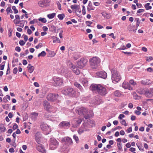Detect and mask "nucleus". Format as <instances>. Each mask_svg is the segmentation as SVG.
Returning a JSON list of instances; mask_svg holds the SVG:
<instances>
[{
  "instance_id": "26",
  "label": "nucleus",
  "mask_w": 153,
  "mask_h": 153,
  "mask_svg": "<svg viewBox=\"0 0 153 153\" xmlns=\"http://www.w3.org/2000/svg\"><path fill=\"white\" fill-rule=\"evenodd\" d=\"M39 5L41 7H45V2L44 1H40L38 3Z\"/></svg>"
},
{
  "instance_id": "44",
  "label": "nucleus",
  "mask_w": 153,
  "mask_h": 153,
  "mask_svg": "<svg viewBox=\"0 0 153 153\" xmlns=\"http://www.w3.org/2000/svg\"><path fill=\"white\" fill-rule=\"evenodd\" d=\"M25 43V42L23 40H20L19 41V44L21 46H23Z\"/></svg>"
},
{
  "instance_id": "64",
  "label": "nucleus",
  "mask_w": 153,
  "mask_h": 153,
  "mask_svg": "<svg viewBox=\"0 0 153 153\" xmlns=\"http://www.w3.org/2000/svg\"><path fill=\"white\" fill-rule=\"evenodd\" d=\"M133 104L131 103H130L128 105V107L130 108H132L133 107Z\"/></svg>"
},
{
  "instance_id": "21",
  "label": "nucleus",
  "mask_w": 153,
  "mask_h": 153,
  "mask_svg": "<svg viewBox=\"0 0 153 153\" xmlns=\"http://www.w3.org/2000/svg\"><path fill=\"white\" fill-rule=\"evenodd\" d=\"M128 30L130 31L133 32H136L137 30V28L135 27V26L134 25H129L128 27Z\"/></svg>"
},
{
  "instance_id": "1",
  "label": "nucleus",
  "mask_w": 153,
  "mask_h": 153,
  "mask_svg": "<svg viewBox=\"0 0 153 153\" xmlns=\"http://www.w3.org/2000/svg\"><path fill=\"white\" fill-rule=\"evenodd\" d=\"M91 89L102 96H105L107 93L106 88L100 84H92L90 86Z\"/></svg>"
},
{
  "instance_id": "53",
  "label": "nucleus",
  "mask_w": 153,
  "mask_h": 153,
  "mask_svg": "<svg viewBox=\"0 0 153 153\" xmlns=\"http://www.w3.org/2000/svg\"><path fill=\"white\" fill-rule=\"evenodd\" d=\"M121 124L123 125H124L125 126H127V125L126 124V121L124 120H123L121 122Z\"/></svg>"
},
{
  "instance_id": "16",
  "label": "nucleus",
  "mask_w": 153,
  "mask_h": 153,
  "mask_svg": "<svg viewBox=\"0 0 153 153\" xmlns=\"http://www.w3.org/2000/svg\"><path fill=\"white\" fill-rule=\"evenodd\" d=\"M35 139L36 141L38 143L41 142L42 139V136L40 132H37L35 135Z\"/></svg>"
},
{
  "instance_id": "37",
  "label": "nucleus",
  "mask_w": 153,
  "mask_h": 153,
  "mask_svg": "<svg viewBox=\"0 0 153 153\" xmlns=\"http://www.w3.org/2000/svg\"><path fill=\"white\" fill-rule=\"evenodd\" d=\"M75 121L76 123L77 124V125H79L81 123L82 121V120L81 119H79L77 120H75Z\"/></svg>"
},
{
  "instance_id": "52",
  "label": "nucleus",
  "mask_w": 153,
  "mask_h": 153,
  "mask_svg": "<svg viewBox=\"0 0 153 153\" xmlns=\"http://www.w3.org/2000/svg\"><path fill=\"white\" fill-rule=\"evenodd\" d=\"M35 22H37V20L36 19H33V20L30 21L29 24H34Z\"/></svg>"
},
{
  "instance_id": "57",
  "label": "nucleus",
  "mask_w": 153,
  "mask_h": 153,
  "mask_svg": "<svg viewBox=\"0 0 153 153\" xmlns=\"http://www.w3.org/2000/svg\"><path fill=\"white\" fill-rule=\"evenodd\" d=\"M124 117H125V115L124 114H121L119 115V116L118 117V118L120 120H121V119H122L123 118H124Z\"/></svg>"
},
{
  "instance_id": "56",
  "label": "nucleus",
  "mask_w": 153,
  "mask_h": 153,
  "mask_svg": "<svg viewBox=\"0 0 153 153\" xmlns=\"http://www.w3.org/2000/svg\"><path fill=\"white\" fill-rule=\"evenodd\" d=\"M147 71L149 72H152L153 71V69L151 67L147 69Z\"/></svg>"
},
{
  "instance_id": "40",
  "label": "nucleus",
  "mask_w": 153,
  "mask_h": 153,
  "mask_svg": "<svg viewBox=\"0 0 153 153\" xmlns=\"http://www.w3.org/2000/svg\"><path fill=\"white\" fill-rule=\"evenodd\" d=\"M130 83L133 86H134L136 84V83L135 82L134 80L131 79L129 81Z\"/></svg>"
},
{
  "instance_id": "10",
  "label": "nucleus",
  "mask_w": 153,
  "mask_h": 153,
  "mask_svg": "<svg viewBox=\"0 0 153 153\" xmlns=\"http://www.w3.org/2000/svg\"><path fill=\"white\" fill-rule=\"evenodd\" d=\"M59 97L58 94L51 93L47 95V99L49 101H54L57 100Z\"/></svg>"
},
{
  "instance_id": "55",
  "label": "nucleus",
  "mask_w": 153,
  "mask_h": 153,
  "mask_svg": "<svg viewBox=\"0 0 153 153\" xmlns=\"http://www.w3.org/2000/svg\"><path fill=\"white\" fill-rule=\"evenodd\" d=\"M23 36V38L25 42L27 41L28 40V36L25 35L23 34L22 36Z\"/></svg>"
},
{
  "instance_id": "43",
  "label": "nucleus",
  "mask_w": 153,
  "mask_h": 153,
  "mask_svg": "<svg viewBox=\"0 0 153 153\" xmlns=\"http://www.w3.org/2000/svg\"><path fill=\"white\" fill-rule=\"evenodd\" d=\"M32 117L35 119L37 117L38 115V114L37 113L33 112L32 114Z\"/></svg>"
},
{
  "instance_id": "46",
  "label": "nucleus",
  "mask_w": 153,
  "mask_h": 153,
  "mask_svg": "<svg viewBox=\"0 0 153 153\" xmlns=\"http://www.w3.org/2000/svg\"><path fill=\"white\" fill-rule=\"evenodd\" d=\"M136 26L137 27H138L140 24V21L139 20V18L136 19Z\"/></svg>"
},
{
  "instance_id": "12",
  "label": "nucleus",
  "mask_w": 153,
  "mask_h": 153,
  "mask_svg": "<svg viewBox=\"0 0 153 153\" xmlns=\"http://www.w3.org/2000/svg\"><path fill=\"white\" fill-rule=\"evenodd\" d=\"M42 130L45 132V134H48L51 132V129L46 124L43 123L41 126Z\"/></svg>"
},
{
  "instance_id": "34",
  "label": "nucleus",
  "mask_w": 153,
  "mask_h": 153,
  "mask_svg": "<svg viewBox=\"0 0 153 153\" xmlns=\"http://www.w3.org/2000/svg\"><path fill=\"white\" fill-rule=\"evenodd\" d=\"M46 55V53L45 51H42L41 53L38 54V57H39L40 56H44Z\"/></svg>"
},
{
  "instance_id": "20",
  "label": "nucleus",
  "mask_w": 153,
  "mask_h": 153,
  "mask_svg": "<svg viewBox=\"0 0 153 153\" xmlns=\"http://www.w3.org/2000/svg\"><path fill=\"white\" fill-rule=\"evenodd\" d=\"M80 81L84 86L85 87L88 85V81L86 79L82 78L80 79Z\"/></svg>"
},
{
  "instance_id": "63",
  "label": "nucleus",
  "mask_w": 153,
  "mask_h": 153,
  "mask_svg": "<svg viewBox=\"0 0 153 153\" xmlns=\"http://www.w3.org/2000/svg\"><path fill=\"white\" fill-rule=\"evenodd\" d=\"M136 117L135 116L132 115L131 116V120L133 121L136 119Z\"/></svg>"
},
{
  "instance_id": "47",
  "label": "nucleus",
  "mask_w": 153,
  "mask_h": 153,
  "mask_svg": "<svg viewBox=\"0 0 153 153\" xmlns=\"http://www.w3.org/2000/svg\"><path fill=\"white\" fill-rule=\"evenodd\" d=\"M153 59V58L152 56L147 57L146 60L147 61L149 62Z\"/></svg>"
},
{
  "instance_id": "18",
  "label": "nucleus",
  "mask_w": 153,
  "mask_h": 153,
  "mask_svg": "<svg viewBox=\"0 0 153 153\" xmlns=\"http://www.w3.org/2000/svg\"><path fill=\"white\" fill-rule=\"evenodd\" d=\"M97 75L99 77L105 79L107 77V74L104 71H101L97 73Z\"/></svg>"
},
{
  "instance_id": "58",
  "label": "nucleus",
  "mask_w": 153,
  "mask_h": 153,
  "mask_svg": "<svg viewBox=\"0 0 153 153\" xmlns=\"http://www.w3.org/2000/svg\"><path fill=\"white\" fill-rule=\"evenodd\" d=\"M18 127V126L17 124L15 123V124L13 126V129L14 130H15V129H16Z\"/></svg>"
},
{
  "instance_id": "51",
  "label": "nucleus",
  "mask_w": 153,
  "mask_h": 153,
  "mask_svg": "<svg viewBox=\"0 0 153 153\" xmlns=\"http://www.w3.org/2000/svg\"><path fill=\"white\" fill-rule=\"evenodd\" d=\"M0 129L1 130V131L2 132H4L5 131L6 128L4 126H3L2 127H0Z\"/></svg>"
},
{
  "instance_id": "17",
  "label": "nucleus",
  "mask_w": 153,
  "mask_h": 153,
  "mask_svg": "<svg viewBox=\"0 0 153 153\" xmlns=\"http://www.w3.org/2000/svg\"><path fill=\"white\" fill-rule=\"evenodd\" d=\"M122 87L125 89H128L130 90L133 89V88L127 82H124L123 83L122 85Z\"/></svg>"
},
{
  "instance_id": "32",
  "label": "nucleus",
  "mask_w": 153,
  "mask_h": 153,
  "mask_svg": "<svg viewBox=\"0 0 153 153\" xmlns=\"http://www.w3.org/2000/svg\"><path fill=\"white\" fill-rule=\"evenodd\" d=\"M65 16V15L64 14H59L58 15V17L60 20H62Z\"/></svg>"
},
{
  "instance_id": "39",
  "label": "nucleus",
  "mask_w": 153,
  "mask_h": 153,
  "mask_svg": "<svg viewBox=\"0 0 153 153\" xmlns=\"http://www.w3.org/2000/svg\"><path fill=\"white\" fill-rule=\"evenodd\" d=\"M24 23L25 22L24 21H20V23H19L20 25L18 26L23 27L24 26Z\"/></svg>"
},
{
  "instance_id": "33",
  "label": "nucleus",
  "mask_w": 153,
  "mask_h": 153,
  "mask_svg": "<svg viewBox=\"0 0 153 153\" xmlns=\"http://www.w3.org/2000/svg\"><path fill=\"white\" fill-rule=\"evenodd\" d=\"M149 3H147L145 5V7L146 8L147 10H150L152 9V7L151 6H149Z\"/></svg>"
},
{
  "instance_id": "48",
  "label": "nucleus",
  "mask_w": 153,
  "mask_h": 153,
  "mask_svg": "<svg viewBox=\"0 0 153 153\" xmlns=\"http://www.w3.org/2000/svg\"><path fill=\"white\" fill-rule=\"evenodd\" d=\"M10 68L9 66V64H8V67H7V71L6 73V75H7L8 74H10Z\"/></svg>"
},
{
  "instance_id": "14",
  "label": "nucleus",
  "mask_w": 153,
  "mask_h": 153,
  "mask_svg": "<svg viewBox=\"0 0 153 153\" xmlns=\"http://www.w3.org/2000/svg\"><path fill=\"white\" fill-rule=\"evenodd\" d=\"M71 126L70 123L67 121H63L61 122L59 125L60 128H68Z\"/></svg>"
},
{
  "instance_id": "3",
  "label": "nucleus",
  "mask_w": 153,
  "mask_h": 153,
  "mask_svg": "<svg viewBox=\"0 0 153 153\" xmlns=\"http://www.w3.org/2000/svg\"><path fill=\"white\" fill-rule=\"evenodd\" d=\"M75 111L76 113L80 115L83 116L86 119L88 118V116H86L87 114V109L86 108L83 107H78L76 108Z\"/></svg>"
},
{
  "instance_id": "59",
  "label": "nucleus",
  "mask_w": 153,
  "mask_h": 153,
  "mask_svg": "<svg viewBox=\"0 0 153 153\" xmlns=\"http://www.w3.org/2000/svg\"><path fill=\"white\" fill-rule=\"evenodd\" d=\"M15 50L18 52H20L21 51V48L17 46L15 48Z\"/></svg>"
},
{
  "instance_id": "35",
  "label": "nucleus",
  "mask_w": 153,
  "mask_h": 153,
  "mask_svg": "<svg viewBox=\"0 0 153 153\" xmlns=\"http://www.w3.org/2000/svg\"><path fill=\"white\" fill-rule=\"evenodd\" d=\"M62 151L64 153H68L69 151V150L67 148H65L63 147L62 149Z\"/></svg>"
},
{
  "instance_id": "36",
  "label": "nucleus",
  "mask_w": 153,
  "mask_h": 153,
  "mask_svg": "<svg viewBox=\"0 0 153 153\" xmlns=\"http://www.w3.org/2000/svg\"><path fill=\"white\" fill-rule=\"evenodd\" d=\"M74 139L75 140L77 143H78L79 142V138L77 136H76L75 135H74L73 136Z\"/></svg>"
},
{
  "instance_id": "24",
  "label": "nucleus",
  "mask_w": 153,
  "mask_h": 153,
  "mask_svg": "<svg viewBox=\"0 0 153 153\" xmlns=\"http://www.w3.org/2000/svg\"><path fill=\"white\" fill-rule=\"evenodd\" d=\"M87 9L88 11H90L91 10H94V7H93L92 4L90 1H89V3L87 7Z\"/></svg>"
},
{
  "instance_id": "2",
  "label": "nucleus",
  "mask_w": 153,
  "mask_h": 153,
  "mask_svg": "<svg viewBox=\"0 0 153 153\" xmlns=\"http://www.w3.org/2000/svg\"><path fill=\"white\" fill-rule=\"evenodd\" d=\"M112 73L111 79L114 83L118 82L121 79L120 74L115 68H114L111 71Z\"/></svg>"
},
{
  "instance_id": "42",
  "label": "nucleus",
  "mask_w": 153,
  "mask_h": 153,
  "mask_svg": "<svg viewBox=\"0 0 153 153\" xmlns=\"http://www.w3.org/2000/svg\"><path fill=\"white\" fill-rule=\"evenodd\" d=\"M6 11L7 13H13V11L11 9L10 7H8L6 9Z\"/></svg>"
},
{
  "instance_id": "22",
  "label": "nucleus",
  "mask_w": 153,
  "mask_h": 153,
  "mask_svg": "<svg viewBox=\"0 0 153 153\" xmlns=\"http://www.w3.org/2000/svg\"><path fill=\"white\" fill-rule=\"evenodd\" d=\"M102 15L105 18L107 19H109L110 17V13H107L105 11H104L101 13Z\"/></svg>"
},
{
  "instance_id": "7",
  "label": "nucleus",
  "mask_w": 153,
  "mask_h": 153,
  "mask_svg": "<svg viewBox=\"0 0 153 153\" xmlns=\"http://www.w3.org/2000/svg\"><path fill=\"white\" fill-rule=\"evenodd\" d=\"M59 144L58 142L54 138H50V148L52 150L55 149L58 146Z\"/></svg>"
},
{
  "instance_id": "41",
  "label": "nucleus",
  "mask_w": 153,
  "mask_h": 153,
  "mask_svg": "<svg viewBox=\"0 0 153 153\" xmlns=\"http://www.w3.org/2000/svg\"><path fill=\"white\" fill-rule=\"evenodd\" d=\"M12 9L14 10V13L15 14L17 13H18V10L16 9V7L15 6H13Z\"/></svg>"
},
{
  "instance_id": "25",
  "label": "nucleus",
  "mask_w": 153,
  "mask_h": 153,
  "mask_svg": "<svg viewBox=\"0 0 153 153\" xmlns=\"http://www.w3.org/2000/svg\"><path fill=\"white\" fill-rule=\"evenodd\" d=\"M145 89L141 88L137 90V92L140 94L145 95Z\"/></svg>"
},
{
  "instance_id": "15",
  "label": "nucleus",
  "mask_w": 153,
  "mask_h": 153,
  "mask_svg": "<svg viewBox=\"0 0 153 153\" xmlns=\"http://www.w3.org/2000/svg\"><path fill=\"white\" fill-rule=\"evenodd\" d=\"M37 150L39 152L44 153L46 152V150L45 149L44 146L42 144L38 143L36 145Z\"/></svg>"
},
{
  "instance_id": "27",
  "label": "nucleus",
  "mask_w": 153,
  "mask_h": 153,
  "mask_svg": "<svg viewBox=\"0 0 153 153\" xmlns=\"http://www.w3.org/2000/svg\"><path fill=\"white\" fill-rule=\"evenodd\" d=\"M114 95L115 96L120 97L122 94L119 91H116L114 92Z\"/></svg>"
},
{
  "instance_id": "50",
  "label": "nucleus",
  "mask_w": 153,
  "mask_h": 153,
  "mask_svg": "<svg viewBox=\"0 0 153 153\" xmlns=\"http://www.w3.org/2000/svg\"><path fill=\"white\" fill-rule=\"evenodd\" d=\"M85 23L88 26H90V25L92 24V22L91 21H86Z\"/></svg>"
},
{
  "instance_id": "9",
  "label": "nucleus",
  "mask_w": 153,
  "mask_h": 153,
  "mask_svg": "<svg viewBox=\"0 0 153 153\" xmlns=\"http://www.w3.org/2000/svg\"><path fill=\"white\" fill-rule=\"evenodd\" d=\"M54 84L55 86L61 85L63 83L62 79L57 77H54L53 78Z\"/></svg>"
},
{
  "instance_id": "30",
  "label": "nucleus",
  "mask_w": 153,
  "mask_h": 153,
  "mask_svg": "<svg viewBox=\"0 0 153 153\" xmlns=\"http://www.w3.org/2000/svg\"><path fill=\"white\" fill-rule=\"evenodd\" d=\"M28 68V71L30 73H32L34 70V67L33 66H30V67H27Z\"/></svg>"
},
{
  "instance_id": "61",
  "label": "nucleus",
  "mask_w": 153,
  "mask_h": 153,
  "mask_svg": "<svg viewBox=\"0 0 153 153\" xmlns=\"http://www.w3.org/2000/svg\"><path fill=\"white\" fill-rule=\"evenodd\" d=\"M132 128L131 127L129 128L126 130V131L127 133H129L132 131Z\"/></svg>"
},
{
  "instance_id": "5",
  "label": "nucleus",
  "mask_w": 153,
  "mask_h": 153,
  "mask_svg": "<svg viewBox=\"0 0 153 153\" xmlns=\"http://www.w3.org/2000/svg\"><path fill=\"white\" fill-rule=\"evenodd\" d=\"M91 66L93 69H96L100 62V60L97 57H94L90 60Z\"/></svg>"
},
{
  "instance_id": "4",
  "label": "nucleus",
  "mask_w": 153,
  "mask_h": 153,
  "mask_svg": "<svg viewBox=\"0 0 153 153\" xmlns=\"http://www.w3.org/2000/svg\"><path fill=\"white\" fill-rule=\"evenodd\" d=\"M62 93L65 95L74 97L75 95L76 91L71 88H66L62 91Z\"/></svg>"
},
{
  "instance_id": "31",
  "label": "nucleus",
  "mask_w": 153,
  "mask_h": 153,
  "mask_svg": "<svg viewBox=\"0 0 153 153\" xmlns=\"http://www.w3.org/2000/svg\"><path fill=\"white\" fill-rule=\"evenodd\" d=\"M53 42H58L60 43V41L59 40V39L56 37L53 36Z\"/></svg>"
},
{
  "instance_id": "60",
  "label": "nucleus",
  "mask_w": 153,
  "mask_h": 153,
  "mask_svg": "<svg viewBox=\"0 0 153 153\" xmlns=\"http://www.w3.org/2000/svg\"><path fill=\"white\" fill-rule=\"evenodd\" d=\"M18 69L17 68H14L13 70V73L15 74H16L17 72Z\"/></svg>"
},
{
  "instance_id": "54",
  "label": "nucleus",
  "mask_w": 153,
  "mask_h": 153,
  "mask_svg": "<svg viewBox=\"0 0 153 153\" xmlns=\"http://www.w3.org/2000/svg\"><path fill=\"white\" fill-rule=\"evenodd\" d=\"M117 146L119 150H121L122 149L121 143H118Z\"/></svg>"
},
{
  "instance_id": "8",
  "label": "nucleus",
  "mask_w": 153,
  "mask_h": 153,
  "mask_svg": "<svg viewBox=\"0 0 153 153\" xmlns=\"http://www.w3.org/2000/svg\"><path fill=\"white\" fill-rule=\"evenodd\" d=\"M87 61L86 59L81 58L80 60L77 61L76 64V66L79 68H82L86 65Z\"/></svg>"
},
{
  "instance_id": "13",
  "label": "nucleus",
  "mask_w": 153,
  "mask_h": 153,
  "mask_svg": "<svg viewBox=\"0 0 153 153\" xmlns=\"http://www.w3.org/2000/svg\"><path fill=\"white\" fill-rule=\"evenodd\" d=\"M145 95L148 98H151L153 96V88L149 89H146Z\"/></svg>"
},
{
  "instance_id": "38",
  "label": "nucleus",
  "mask_w": 153,
  "mask_h": 153,
  "mask_svg": "<svg viewBox=\"0 0 153 153\" xmlns=\"http://www.w3.org/2000/svg\"><path fill=\"white\" fill-rule=\"evenodd\" d=\"M39 20L40 21L42 22L43 23H45L47 22L46 19L45 18H40L39 19Z\"/></svg>"
},
{
  "instance_id": "6",
  "label": "nucleus",
  "mask_w": 153,
  "mask_h": 153,
  "mask_svg": "<svg viewBox=\"0 0 153 153\" xmlns=\"http://www.w3.org/2000/svg\"><path fill=\"white\" fill-rule=\"evenodd\" d=\"M44 108L49 112H53L55 111V108L50 105L49 103L47 101H44L43 102Z\"/></svg>"
},
{
  "instance_id": "29",
  "label": "nucleus",
  "mask_w": 153,
  "mask_h": 153,
  "mask_svg": "<svg viewBox=\"0 0 153 153\" xmlns=\"http://www.w3.org/2000/svg\"><path fill=\"white\" fill-rule=\"evenodd\" d=\"M80 7V6L79 5H77L76 4H74L71 5V8L72 9L74 10L76 9V10L78 9V8L79 7Z\"/></svg>"
},
{
  "instance_id": "23",
  "label": "nucleus",
  "mask_w": 153,
  "mask_h": 153,
  "mask_svg": "<svg viewBox=\"0 0 153 153\" xmlns=\"http://www.w3.org/2000/svg\"><path fill=\"white\" fill-rule=\"evenodd\" d=\"M74 85L76 87L78 88L81 92L83 91V89L79 84L77 82H75L74 83Z\"/></svg>"
},
{
  "instance_id": "45",
  "label": "nucleus",
  "mask_w": 153,
  "mask_h": 153,
  "mask_svg": "<svg viewBox=\"0 0 153 153\" xmlns=\"http://www.w3.org/2000/svg\"><path fill=\"white\" fill-rule=\"evenodd\" d=\"M82 13L83 15H85L86 13L85 7L84 6H82Z\"/></svg>"
},
{
  "instance_id": "62",
  "label": "nucleus",
  "mask_w": 153,
  "mask_h": 153,
  "mask_svg": "<svg viewBox=\"0 0 153 153\" xmlns=\"http://www.w3.org/2000/svg\"><path fill=\"white\" fill-rule=\"evenodd\" d=\"M63 31L62 30L60 31L59 33V36L60 38H62L63 37L62 36V33H63Z\"/></svg>"
},
{
  "instance_id": "11",
  "label": "nucleus",
  "mask_w": 153,
  "mask_h": 153,
  "mask_svg": "<svg viewBox=\"0 0 153 153\" xmlns=\"http://www.w3.org/2000/svg\"><path fill=\"white\" fill-rule=\"evenodd\" d=\"M68 65L71 70L76 75H78L80 73V71L77 68L74 66L73 63L69 61Z\"/></svg>"
},
{
  "instance_id": "19",
  "label": "nucleus",
  "mask_w": 153,
  "mask_h": 153,
  "mask_svg": "<svg viewBox=\"0 0 153 153\" xmlns=\"http://www.w3.org/2000/svg\"><path fill=\"white\" fill-rule=\"evenodd\" d=\"M63 140L66 142L69 145H72L73 143L72 139L68 137H64L63 139Z\"/></svg>"
},
{
  "instance_id": "49",
  "label": "nucleus",
  "mask_w": 153,
  "mask_h": 153,
  "mask_svg": "<svg viewBox=\"0 0 153 153\" xmlns=\"http://www.w3.org/2000/svg\"><path fill=\"white\" fill-rule=\"evenodd\" d=\"M42 44L41 43H39L38 45L35 46V48L36 49H38L39 48H41L42 46Z\"/></svg>"
},
{
  "instance_id": "28",
  "label": "nucleus",
  "mask_w": 153,
  "mask_h": 153,
  "mask_svg": "<svg viewBox=\"0 0 153 153\" xmlns=\"http://www.w3.org/2000/svg\"><path fill=\"white\" fill-rule=\"evenodd\" d=\"M56 14L55 13L49 14L47 15L49 19H51L53 18L55 16Z\"/></svg>"
}]
</instances>
